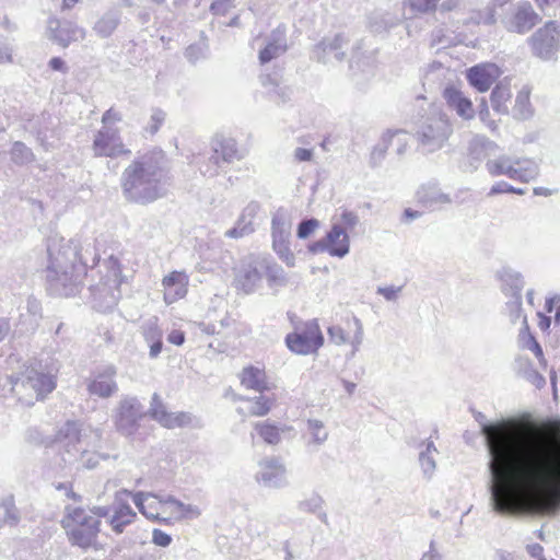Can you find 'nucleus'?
Instances as JSON below:
<instances>
[{"mask_svg": "<svg viewBox=\"0 0 560 560\" xmlns=\"http://www.w3.org/2000/svg\"><path fill=\"white\" fill-rule=\"evenodd\" d=\"M492 454V510L515 514L523 493L540 497L548 513L560 509V419L505 420L483 428Z\"/></svg>", "mask_w": 560, "mask_h": 560, "instance_id": "obj_1", "label": "nucleus"}, {"mask_svg": "<svg viewBox=\"0 0 560 560\" xmlns=\"http://www.w3.org/2000/svg\"><path fill=\"white\" fill-rule=\"evenodd\" d=\"M168 186L170 176L162 151H152L136 158L120 176L124 197L139 205H148L163 198Z\"/></svg>", "mask_w": 560, "mask_h": 560, "instance_id": "obj_2", "label": "nucleus"}, {"mask_svg": "<svg viewBox=\"0 0 560 560\" xmlns=\"http://www.w3.org/2000/svg\"><path fill=\"white\" fill-rule=\"evenodd\" d=\"M80 247V238L66 240L59 235H52L48 238L46 279L55 294L71 295L80 276L85 272L88 268L85 255L80 257V264H78Z\"/></svg>", "mask_w": 560, "mask_h": 560, "instance_id": "obj_3", "label": "nucleus"}, {"mask_svg": "<svg viewBox=\"0 0 560 560\" xmlns=\"http://www.w3.org/2000/svg\"><path fill=\"white\" fill-rule=\"evenodd\" d=\"M94 435L100 441L101 430L89 432L77 421H67L58 431L56 443L62 467H75L77 469L95 468L101 459H107L108 455L100 454L89 450L91 442L90 435Z\"/></svg>", "mask_w": 560, "mask_h": 560, "instance_id": "obj_4", "label": "nucleus"}, {"mask_svg": "<svg viewBox=\"0 0 560 560\" xmlns=\"http://www.w3.org/2000/svg\"><path fill=\"white\" fill-rule=\"evenodd\" d=\"M100 281L91 285L95 307L106 312L113 308L120 296L119 287L122 282L121 267L118 258L113 255L98 266Z\"/></svg>", "mask_w": 560, "mask_h": 560, "instance_id": "obj_5", "label": "nucleus"}, {"mask_svg": "<svg viewBox=\"0 0 560 560\" xmlns=\"http://www.w3.org/2000/svg\"><path fill=\"white\" fill-rule=\"evenodd\" d=\"M62 520L69 541L73 546L88 549L96 546L101 522L82 508H66Z\"/></svg>", "mask_w": 560, "mask_h": 560, "instance_id": "obj_6", "label": "nucleus"}, {"mask_svg": "<svg viewBox=\"0 0 560 560\" xmlns=\"http://www.w3.org/2000/svg\"><path fill=\"white\" fill-rule=\"evenodd\" d=\"M10 384L12 393L26 406L43 399L56 387L54 376L34 369H26L21 375L10 376Z\"/></svg>", "mask_w": 560, "mask_h": 560, "instance_id": "obj_7", "label": "nucleus"}, {"mask_svg": "<svg viewBox=\"0 0 560 560\" xmlns=\"http://www.w3.org/2000/svg\"><path fill=\"white\" fill-rule=\"evenodd\" d=\"M452 132L447 116L433 110L418 124L415 136L422 152L433 153L445 145Z\"/></svg>", "mask_w": 560, "mask_h": 560, "instance_id": "obj_8", "label": "nucleus"}, {"mask_svg": "<svg viewBox=\"0 0 560 560\" xmlns=\"http://www.w3.org/2000/svg\"><path fill=\"white\" fill-rule=\"evenodd\" d=\"M147 412L135 396H122L114 409L113 421L117 432L125 436L136 434Z\"/></svg>", "mask_w": 560, "mask_h": 560, "instance_id": "obj_9", "label": "nucleus"}, {"mask_svg": "<svg viewBox=\"0 0 560 560\" xmlns=\"http://www.w3.org/2000/svg\"><path fill=\"white\" fill-rule=\"evenodd\" d=\"M527 44L535 57L546 61L555 59L560 51V23L546 22L527 38Z\"/></svg>", "mask_w": 560, "mask_h": 560, "instance_id": "obj_10", "label": "nucleus"}, {"mask_svg": "<svg viewBox=\"0 0 560 560\" xmlns=\"http://www.w3.org/2000/svg\"><path fill=\"white\" fill-rule=\"evenodd\" d=\"M540 21L541 16L528 1H520L512 4L500 19L506 32L518 35L527 34L539 24Z\"/></svg>", "mask_w": 560, "mask_h": 560, "instance_id": "obj_11", "label": "nucleus"}, {"mask_svg": "<svg viewBox=\"0 0 560 560\" xmlns=\"http://www.w3.org/2000/svg\"><path fill=\"white\" fill-rule=\"evenodd\" d=\"M92 152L95 158H118L129 156L131 150L128 149L117 127L101 128L93 137Z\"/></svg>", "mask_w": 560, "mask_h": 560, "instance_id": "obj_12", "label": "nucleus"}, {"mask_svg": "<svg viewBox=\"0 0 560 560\" xmlns=\"http://www.w3.org/2000/svg\"><path fill=\"white\" fill-rule=\"evenodd\" d=\"M292 222L284 209H278L271 220L272 247L279 257L288 265H294V255L290 250Z\"/></svg>", "mask_w": 560, "mask_h": 560, "instance_id": "obj_13", "label": "nucleus"}, {"mask_svg": "<svg viewBox=\"0 0 560 560\" xmlns=\"http://www.w3.org/2000/svg\"><path fill=\"white\" fill-rule=\"evenodd\" d=\"M288 348L298 354L316 352L324 343V337L316 322H308L300 332H292L285 337Z\"/></svg>", "mask_w": 560, "mask_h": 560, "instance_id": "obj_14", "label": "nucleus"}, {"mask_svg": "<svg viewBox=\"0 0 560 560\" xmlns=\"http://www.w3.org/2000/svg\"><path fill=\"white\" fill-rule=\"evenodd\" d=\"M267 257L249 256L245 258L235 275L236 288L248 294L256 290L261 282Z\"/></svg>", "mask_w": 560, "mask_h": 560, "instance_id": "obj_15", "label": "nucleus"}, {"mask_svg": "<svg viewBox=\"0 0 560 560\" xmlns=\"http://www.w3.org/2000/svg\"><path fill=\"white\" fill-rule=\"evenodd\" d=\"M116 376L117 369L113 364L95 370L88 380L86 390L89 395L102 399L115 396L119 390Z\"/></svg>", "mask_w": 560, "mask_h": 560, "instance_id": "obj_16", "label": "nucleus"}, {"mask_svg": "<svg viewBox=\"0 0 560 560\" xmlns=\"http://www.w3.org/2000/svg\"><path fill=\"white\" fill-rule=\"evenodd\" d=\"M258 471L255 479L264 487L281 489L289 485L287 478V468L279 457H265L258 463Z\"/></svg>", "mask_w": 560, "mask_h": 560, "instance_id": "obj_17", "label": "nucleus"}, {"mask_svg": "<svg viewBox=\"0 0 560 560\" xmlns=\"http://www.w3.org/2000/svg\"><path fill=\"white\" fill-rule=\"evenodd\" d=\"M349 236L345 229L335 224L327 235L308 246L310 252L329 253V255L342 258L349 253Z\"/></svg>", "mask_w": 560, "mask_h": 560, "instance_id": "obj_18", "label": "nucleus"}, {"mask_svg": "<svg viewBox=\"0 0 560 560\" xmlns=\"http://www.w3.org/2000/svg\"><path fill=\"white\" fill-rule=\"evenodd\" d=\"M145 412L147 416L166 429L183 428L191 422V417L187 412H170L166 405L156 393L153 394L150 407Z\"/></svg>", "mask_w": 560, "mask_h": 560, "instance_id": "obj_19", "label": "nucleus"}, {"mask_svg": "<svg viewBox=\"0 0 560 560\" xmlns=\"http://www.w3.org/2000/svg\"><path fill=\"white\" fill-rule=\"evenodd\" d=\"M131 495L128 490H122L116 493L112 503V513L108 518V524L116 534H121L126 526L135 522L137 514L127 502V497Z\"/></svg>", "mask_w": 560, "mask_h": 560, "instance_id": "obj_20", "label": "nucleus"}, {"mask_svg": "<svg viewBox=\"0 0 560 560\" xmlns=\"http://www.w3.org/2000/svg\"><path fill=\"white\" fill-rule=\"evenodd\" d=\"M48 37L62 47L71 43L82 40L85 37V30L71 21L50 19L48 21Z\"/></svg>", "mask_w": 560, "mask_h": 560, "instance_id": "obj_21", "label": "nucleus"}, {"mask_svg": "<svg viewBox=\"0 0 560 560\" xmlns=\"http://www.w3.org/2000/svg\"><path fill=\"white\" fill-rule=\"evenodd\" d=\"M348 44V38L343 34H336L334 37H325L318 43L312 52V58L323 63L340 62L345 58L342 50Z\"/></svg>", "mask_w": 560, "mask_h": 560, "instance_id": "obj_22", "label": "nucleus"}, {"mask_svg": "<svg viewBox=\"0 0 560 560\" xmlns=\"http://www.w3.org/2000/svg\"><path fill=\"white\" fill-rule=\"evenodd\" d=\"M347 324L351 327L353 325L354 331L353 336L350 338L346 330L339 325H332L328 328V336L331 342L337 346L350 343L351 346V357H354L355 353L360 350V347L363 342L364 338V328L360 318L352 315L351 318L347 319Z\"/></svg>", "mask_w": 560, "mask_h": 560, "instance_id": "obj_23", "label": "nucleus"}, {"mask_svg": "<svg viewBox=\"0 0 560 560\" xmlns=\"http://www.w3.org/2000/svg\"><path fill=\"white\" fill-rule=\"evenodd\" d=\"M288 50L285 27L278 26L266 38L265 47L259 51V61L267 63Z\"/></svg>", "mask_w": 560, "mask_h": 560, "instance_id": "obj_24", "label": "nucleus"}, {"mask_svg": "<svg viewBox=\"0 0 560 560\" xmlns=\"http://www.w3.org/2000/svg\"><path fill=\"white\" fill-rule=\"evenodd\" d=\"M189 277L185 271H172L162 280L164 288V301L172 304L179 299H183L188 291Z\"/></svg>", "mask_w": 560, "mask_h": 560, "instance_id": "obj_25", "label": "nucleus"}, {"mask_svg": "<svg viewBox=\"0 0 560 560\" xmlns=\"http://www.w3.org/2000/svg\"><path fill=\"white\" fill-rule=\"evenodd\" d=\"M417 201L423 207L436 210L453 202L448 194H445L438 184L427 183L417 190Z\"/></svg>", "mask_w": 560, "mask_h": 560, "instance_id": "obj_26", "label": "nucleus"}, {"mask_svg": "<svg viewBox=\"0 0 560 560\" xmlns=\"http://www.w3.org/2000/svg\"><path fill=\"white\" fill-rule=\"evenodd\" d=\"M211 150L219 155L223 164L241 161L245 156V151L238 147L235 139L230 137L217 136L211 142Z\"/></svg>", "mask_w": 560, "mask_h": 560, "instance_id": "obj_27", "label": "nucleus"}, {"mask_svg": "<svg viewBox=\"0 0 560 560\" xmlns=\"http://www.w3.org/2000/svg\"><path fill=\"white\" fill-rule=\"evenodd\" d=\"M499 77V68L492 63L478 65L467 71V80L479 92H486Z\"/></svg>", "mask_w": 560, "mask_h": 560, "instance_id": "obj_28", "label": "nucleus"}, {"mask_svg": "<svg viewBox=\"0 0 560 560\" xmlns=\"http://www.w3.org/2000/svg\"><path fill=\"white\" fill-rule=\"evenodd\" d=\"M159 505L163 513L170 511L176 521L188 517L194 518L200 515L198 506L185 504L173 495H159Z\"/></svg>", "mask_w": 560, "mask_h": 560, "instance_id": "obj_29", "label": "nucleus"}, {"mask_svg": "<svg viewBox=\"0 0 560 560\" xmlns=\"http://www.w3.org/2000/svg\"><path fill=\"white\" fill-rule=\"evenodd\" d=\"M443 97L450 108L465 120H469L475 116V109L471 101L464 95V93L455 86H448L443 92Z\"/></svg>", "mask_w": 560, "mask_h": 560, "instance_id": "obj_30", "label": "nucleus"}, {"mask_svg": "<svg viewBox=\"0 0 560 560\" xmlns=\"http://www.w3.org/2000/svg\"><path fill=\"white\" fill-rule=\"evenodd\" d=\"M132 500L147 518L158 521L160 523L168 524L170 518L161 517V508L159 505V495L153 493L136 492L131 493Z\"/></svg>", "mask_w": 560, "mask_h": 560, "instance_id": "obj_31", "label": "nucleus"}, {"mask_svg": "<svg viewBox=\"0 0 560 560\" xmlns=\"http://www.w3.org/2000/svg\"><path fill=\"white\" fill-rule=\"evenodd\" d=\"M501 280L503 282L504 291L509 290L508 294L513 298L512 307L520 310L522 304V290L524 280L520 272L512 269H504L501 272Z\"/></svg>", "mask_w": 560, "mask_h": 560, "instance_id": "obj_32", "label": "nucleus"}, {"mask_svg": "<svg viewBox=\"0 0 560 560\" xmlns=\"http://www.w3.org/2000/svg\"><path fill=\"white\" fill-rule=\"evenodd\" d=\"M121 21V12L118 9H109L94 23L93 31L100 38H108L117 30Z\"/></svg>", "mask_w": 560, "mask_h": 560, "instance_id": "obj_33", "label": "nucleus"}, {"mask_svg": "<svg viewBox=\"0 0 560 560\" xmlns=\"http://www.w3.org/2000/svg\"><path fill=\"white\" fill-rule=\"evenodd\" d=\"M406 131L404 130H395L387 131L383 135L381 141L373 148L370 154V165L372 167H376L381 165L383 160L385 159L388 147L392 144L393 140L397 142L405 141Z\"/></svg>", "mask_w": 560, "mask_h": 560, "instance_id": "obj_34", "label": "nucleus"}, {"mask_svg": "<svg viewBox=\"0 0 560 560\" xmlns=\"http://www.w3.org/2000/svg\"><path fill=\"white\" fill-rule=\"evenodd\" d=\"M241 383L244 387L259 393L271 389V386L267 382L265 371L255 366H247L243 369Z\"/></svg>", "mask_w": 560, "mask_h": 560, "instance_id": "obj_35", "label": "nucleus"}, {"mask_svg": "<svg viewBox=\"0 0 560 560\" xmlns=\"http://www.w3.org/2000/svg\"><path fill=\"white\" fill-rule=\"evenodd\" d=\"M419 464L425 479H431L435 469L436 462L434 455L438 454V450L432 441H422L419 446Z\"/></svg>", "mask_w": 560, "mask_h": 560, "instance_id": "obj_36", "label": "nucleus"}, {"mask_svg": "<svg viewBox=\"0 0 560 560\" xmlns=\"http://www.w3.org/2000/svg\"><path fill=\"white\" fill-rule=\"evenodd\" d=\"M486 168L492 176H508L511 179H514L515 170H514V159L508 155L499 156L494 160H489L486 163Z\"/></svg>", "mask_w": 560, "mask_h": 560, "instance_id": "obj_37", "label": "nucleus"}, {"mask_svg": "<svg viewBox=\"0 0 560 560\" xmlns=\"http://www.w3.org/2000/svg\"><path fill=\"white\" fill-rule=\"evenodd\" d=\"M262 85L267 89V93L277 104H283L290 100L291 91L288 86L281 85L277 80L270 75L261 78Z\"/></svg>", "mask_w": 560, "mask_h": 560, "instance_id": "obj_38", "label": "nucleus"}, {"mask_svg": "<svg viewBox=\"0 0 560 560\" xmlns=\"http://www.w3.org/2000/svg\"><path fill=\"white\" fill-rule=\"evenodd\" d=\"M514 180L529 182L538 176L539 168L530 159H514Z\"/></svg>", "mask_w": 560, "mask_h": 560, "instance_id": "obj_39", "label": "nucleus"}, {"mask_svg": "<svg viewBox=\"0 0 560 560\" xmlns=\"http://www.w3.org/2000/svg\"><path fill=\"white\" fill-rule=\"evenodd\" d=\"M516 362L518 366V374L526 381L532 383L538 389L546 385L545 377L533 368L532 362L528 359L518 358Z\"/></svg>", "mask_w": 560, "mask_h": 560, "instance_id": "obj_40", "label": "nucleus"}, {"mask_svg": "<svg viewBox=\"0 0 560 560\" xmlns=\"http://www.w3.org/2000/svg\"><path fill=\"white\" fill-rule=\"evenodd\" d=\"M512 96L511 90L508 85L499 84L491 92L492 108L499 114L509 113V101Z\"/></svg>", "mask_w": 560, "mask_h": 560, "instance_id": "obj_41", "label": "nucleus"}, {"mask_svg": "<svg viewBox=\"0 0 560 560\" xmlns=\"http://www.w3.org/2000/svg\"><path fill=\"white\" fill-rule=\"evenodd\" d=\"M255 429L258 431V434L262 440L271 445H276L281 441V433L291 430L289 427L278 428L273 424L261 422H257L255 424Z\"/></svg>", "mask_w": 560, "mask_h": 560, "instance_id": "obj_42", "label": "nucleus"}, {"mask_svg": "<svg viewBox=\"0 0 560 560\" xmlns=\"http://www.w3.org/2000/svg\"><path fill=\"white\" fill-rule=\"evenodd\" d=\"M20 522V514L12 498L0 503V525L15 526Z\"/></svg>", "mask_w": 560, "mask_h": 560, "instance_id": "obj_43", "label": "nucleus"}, {"mask_svg": "<svg viewBox=\"0 0 560 560\" xmlns=\"http://www.w3.org/2000/svg\"><path fill=\"white\" fill-rule=\"evenodd\" d=\"M11 161L16 165H25L34 161L33 151L22 141H15L10 150Z\"/></svg>", "mask_w": 560, "mask_h": 560, "instance_id": "obj_44", "label": "nucleus"}, {"mask_svg": "<svg viewBox=\"0 0 560 560\" xmlns=\"http://www.w3.org/2000/svg\"><path fill=\"white\" fill-rule=\"evenodd\" d=\"M194 163L198 166L200 173L207 177H214L220 173L222 162L219 160V155L213 152L206 159L197 158Z\"/></svg>", "mask_w": 560, "mask_h": 560, "instance_id": "obj_45", "label": "nucleus"}, {"mask_svg": "<svg viewBox=\"0 0 560 560\" xmlns=\"http://www.w3.org/2000/svg\"><path fill=\"white\" fill-rule=\"evenodd\" d=\"M306 430L311 436L308 444L319 446L328 439V432L320 420L308 419Z\"/></svg>", "mask_w": 560, "mask_h": 560, "instance_id": "obj_46", "label": "nucleus"}, {"mask_svg": "<svg viewBox=\"0 0 560 560\" xmlns=\"http://www.w3.org/2000/svg\"><path fill=\"white\" fill-rule=\"evenodd\" d=\"M529 90L522 89L515 98V105H514V116L518 119H527L532 116V106L529 101Z\"/></svg>", "mask_w": 560, "mask_h": 560, "instance_id": "obj_47", "label": "nucleus"}, {"mask_svg": "<svg viewBox=\"0 0 560 560\" xmlns=\"http://www.w3.org/2000/svg\"><path fill=\"white\" fill-rule=\"evenodd\" d=\"M141 332L147 342L162 338L163 334L159 327V318L152 316L145 319L141 325Z\"/></svg>", "mask_w": 560, "mask_h": 560, "instance_id": "obj_48", "label": "nucleus"}, {"mask_svg": "<svg viewBox=\"0 0 560 560\" xmlns=\"http://www.w3.org/2000/svg\"><path fill=\"white\" fill-rule=\"evenodd\" d=\"M264 275H266L270 285H284L287 283L284 270L282 267L277 264H270L268 258L267 267L264 269Z\"/></svg>", "mask_w": 560, "mask_h": 560, "instance_id": "obj_49", "label": "nucleus"}, {"mask_svg": "<svg viewBox=\"0 0 560 560\" xmlns=\"http://www.w3.org/2000/svg\"><path fill=\"white\" fill-rule=\"evenodd\" d=\"M493 143L485 138H475L469 144V155L472 160L481 161L487 156L488 148H491Z\"/></svg>", "mask_w": 560, "mask_h": 560, "instance_id": "obj_50", "label": "nucleus"}, {"mask_svg": "<svg viewBox=\"0 0 560 560\" xmlns=\"http://www.w3.org/2000/svg\"><path fill=\"white\" fill-rule=\"evenodd\" d=\"M272 404H273L272 399H270L264 395H259L250 400L249 412L253 416H258V417L265 416L270 411Z\"/></svg>", "mask_w": 560, "mask_h": 560, "instance_id": "obj_51", "label": "nucleus"}, {"mask_svg": "<svg viewBox=\"0 0 560 560\" xmlns=\"http://www.w3.org/2000/svg\"><path fill=\"white\" fill-rule=\"evenodd\" d=\"M323 504H324L323 498L317 493H313L311 497L305 498L304 500H301L298 503V509L300 512L315 514L322 510Z\"/></svg>", "mask_w": 560, "mask_h": 560, "instance_id": "obj_52", "label": "nucleus"}, {"mask_svg": "<svg viewBox=\"0 0 560 560\" xmlns=\"http://www.w3.org/2000/svg\"><path fill=\"white\" fill-rule=\"evenodd\" d=\"M439 0H405L412 13H428L435 10Z\"/></svg>", "mask_w": 560, "mask_h": 560, "instance_id": "obj_53", "label": "nucleus"}, {"mask_svg": "<svg viewBox=\"0 0 560 560\" xmlns=\"http://www.w3.org/2000/svg\"><path fill=\"white\" fill-rule=\"evenodd\" d=\"M82 255H85L88 259V267L90 266V264L91 267H93L98 262L100 258L93 242H85V244L81 242V247L79 248L78 264H80V257Z\"/></svg>", "mask_w": 560, "mask_h": 560, "instance_id": "obj_54", "label": "nucleus"}, {"mask_svg": "<svg viewBox=\"0 0 560 560\" xmlns=\"http://www.w3.org/2000/svg\"><path fill=\"white\" fill-rule=\"evenodd\" d=\"M166 114L160 108H153L145 130L154 135L159 131L165 120Z\"/></svg>", "mask_w": 560, "mask_h": 560, "instance_id": "obj_55", "label": "nucleus"}, {"mask_svg": "<svg viewBox=\"0 0 560 560\" xmlns=\"http://www.w3.org/2000/svg\"><path fill=\"white\" fill-rule=\"evenodd\" d=\"M206 54H207V45L205 43L189 45L185 50V57L191 63H195L198 60L205 58Z\"/></svg>", "mask_w": 560, "mask_h": 560, "instance_id": "obj_56", "label": "nucleus"}, {"mask_svg": "<svg viewBox=\"0 0 560 560\" xmlns=\"http://www.w3.org/2000/svg\"><path fill=\"white\" fill-rule=\"evenodd\" d=\"M260 211V205L257 201H250L247 206L242 210V213L238 218L241 224H249L253 225V221Z\"/></svg>", "mask_w": 560, "mask_h": 560, "instance_id": "obj_57", "label": "nucleus"}, {"mask_svg": "<svg viewBox=\"0 0 560 560\" xmlns=\"http://www.w3.org/2000/svg\"><path fill=\"white\" fill-rule=\"evenodd\" d=\"M254 225L249 224H241V222L237 220L234 228L229 229L224 235L230 238H241L245 235H248L254 232Z\"/></svg>", "mask_w": 560, "mask_h": 560, "instance_id": "obj_58", "label": "nucleus"}, {"mask_svg": "<svg viewBox=\"0 0 560 560\" xmlns=\"http://www.w3.org/2000/svg\"><path fill=\"white\" fill-rule=\"evenodd\" d=\"M505 192L523 195V194H525V190L522 188H515L505 182H499L491 187L488 195L494 196V195L505 194Z\"/></svg>", "mask_w": 560, "mask_h": 560, "instance_id": "obj_59", "label": "nucleus"}, {"mask_svg": "<svg viewBox=\"0 0 560 560\" xmlns=\"http://www.w3.org/2000/svg\"><path fill=\"white\" fill-rule=\"evenodd\" d=\"M317 226L318 221L316 219L303 220L298 226V237L307 238Z\"/></svg>", "mask_w": 560, "mask_h": 560, "instance_id": "obj_60", "label": "nucleus"}, {"mask_svg": "<svg viewBox=\"0 0 560 560\" xmlns=\"http://www.w3.org/2000/svg\"><path fill=\"white\" fill-rule=\"evenodd\" d=\"M235 0H213L210 5V11L217 15H225L232 8H234Z\"/></svg>", "mask_w": 560, "mask_h": 560, "instance_id": "obj_61", "label": "nucleus"}, {"mask_svg": "<svg viewBox=\"0 0 560 560\" xmlns=\"http://www.w3.org/2000/svg\"><path fill=\"white\" fill-rule=\"evenodd\" d=\"M122 120V115L120 112L110 107L107 109L102 116V128L106 127H115L116 122H120Z\"/></svg>", "mask_w": 560, "mask_h": 560, "instance_id": "obj_62", "label": "nucleus"}, {"mask_svg": "<svg viewBox=\"0 0 560 560\" xmlns=\"http://www.w3.org/2000/svg\"><path fill=\"white\" fill-rule=\"evenodd\" d=\"M497 22L495 7L488 4L483 10L479 12V23L486 25H492Z\"/></svg>", "mask_w": 560, "mask_h": 560, "instance_id": "obj_63", "label": "nucleus"}, {"mask_svg": "<svg viewBox=\"0 0 560 560\" xmlns=\"http://www.w3.org/2000/svg\"><path fill=\"white\" fill-rule=\"evenodd\" d=\"M152 541L154 545L160 547H168L172 542V537L161 529H153Z\"/></svg>", "mask_w": 560, "mask_h": 560, "instance_id": "obj_64", "label": "nucleus"}]
</instances>
